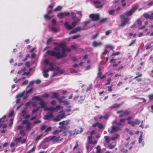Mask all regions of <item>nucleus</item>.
<instances>
[{
  "label": "nucleus",
  "mask_w": 153,
  "mask_h": 153,
  "mask_svg": "<svg viewBox=\"0 0 153 153\" xmlns=\"http://www.w3.org/2000/svg\"><path fill=\"white\" fill-rule=\"evenodd\" d=\"M35 149L36 147L35 146L33 147L31 149L28 151L27 152V153H30L31 152H33L35 150Z\"/></svg>",
  "instance_id": "8fccbe9b"
},
{
  "label": "nucleus",
  "mask_w": 153,
  "mask_h": 153,
  "mask_svg": "<svg viewBox=\"0 0 153 153\" xmlns=\"http://www.w3.org/2000/svg\"><path fill=\"white\" fill-rule=\"evenodd\" d=\"M120 129V127L112 126L111 127L108 128V131L109 133H112L113 132L117 131Z\"/></svg>",
  "instance_id": "423d86ee"
},
{
  "label": "nucleus",
  "mask_w": 153,
  "mask_h": 153,
  "mask_svg": "<svg viewBox=\"0 0 153 153\" xmlns=\"http://www.w3.org/2000/svg\"><path fill=\"white\" fill-rule=\"evenodd\" d=\"M79 146V145L78 144V142L77 140L76 141V144L74 147L73 149L74 150L76 149H77Z\"/></svg>",
  "instance_id": "a18cd8bd"
},
{
  "label": "nucleus",
  "mask_w": 153,
  "mask_h": 153,
  "mask_svg": "<svg viewBox=\"0 0 153 153\" xmlns=\"http://www.w3.org/2000/svg\"><path fill=\"white\" fill-rule=\"evenodd\" d=\"M43 136L42 134H40L35 139V141L36 142H37L39 140L42 139Z\"/></svg>",
  "instance_id": "c756f323"
},
{
  "label": "nucleus",
  "mask_w": 153,
  "mask_h": 153,
  "mask_svg": "<svg viewBox=\"0 0 153 153\" xmlns=\"http://www.w3.org/2000/svg\"><path fill=\"white\" fill-rule=\"evenodd\" d=\"M92 46L94 47H96L98 46H100L102 45V43L100 42H97L96 41H94L92 43Z\"/></svg>",
  "instance_id": "2eb2a0df"
},
{
  "label": "nucleus",
  "mask_w": 153,
  "mask_h": 153,
  "mask_svg": "<svg viewBox=\"0 0 153 153\" xmlns=\"http://www.w3.org/2000/svg\"><path fill=\"white\" fill-rule=\"evenodd\" d=\"M77 25V23L76 22H74L72 23V25H69L68 22H66L64 23V25L65 27L69 30L72 29L74 27Z\"/></svg>",
  "instance_id": "0eeeda50"
},
{
  "label": "nucleus",
  "mask_w": 153,
  "mask_h": 153,
  "mask_svg": "<svg viewBox=\"0 0 153 153\" xmlns=\"http://www.w3.org/2000/svg\"><path fill=\"white\" fill-rule=\"evenodd\" d=\"M52 130V128L51 126H49L47 127L45 130V133L51 131Z\"/></svg>",
  "instance_id": "58836bf2"
},
{
  "label": "nucleus",
  "mask_w": 153,
  "mask_h": 153,
  "mask_svg": "<svg viewBox=\"0 0 153 153\" xmlns=\"http://www.w3.org/2000/svg\"><path fill=\"white\" fill-rule=\"evenodd\" d=\"M104 138L105 139V141H106V142L107 143H108L110 141V139L108 136H105L104 137Z\"/></svg>",
  "instance_id": "c9c22d12"
},
{
  "label": "nucleus",
  "mask_w": 153,
  "mask_h": 153,
  "mask_svg": "<svg viewBox=\"0 0 153 153\" xmlns=\"http://www.w3.org/2000/svg\"><path fill=\"white\" fill-rule=\"evenodd\" d=\"M35 83V81H31L30 82L29 84L27 86V88H28L32 85Z\"/></svg>",
  "instance_id": "ea45409f"
},
{
  "label": "nucleus",
  "mask_w": 153,
  "mask_h": 153,
  "mask_svg": "<svg viewBox=\"0 0 153 153\" xmlns=\"http://www.w3.org/2000/svg\"><path fill=\"white\" fill-rule=\"evenodd\" d=\"M80 36L79 35H74L72 36L71 38L72 39H75L79 37Z\"/></svg>",
  "instance_id": "4d7b16f0"
},
{
  "label": "nucleus",
  "mask_w": 153,
  "mask_h": 153,
  "mask_svg": "<svg viewBox=\"0 0 153 153\" xmlns=\"http://www.w3.org/2000/svg\"><path fill=\"white\" fill-rule=\"evenodd\" d=\"M20 134L23 136H24L25 135V131L23 130H21L20 132Z\"/></svg>",
  "instance_id": "6e6d98bb"
},
{
  "label": "nucleus",
  "mask_w": 153,
  "mask_h": 153,
  "mask_svg": "<svg viewBox=\"0 0 153 153\" xmlns=\"http://www.w3.org/2000/svg\"><path fill=\"white\" fill-rule=\"evenodd\" d=\"M65 117V113L60 114L57 115L56 117H53L52 120L54 122H58L60 121L61 119L64 118Z\"/></svg>",
  "instance_id": "39448f33"
},
{
  "label": "nucleus",
  "mask_w": 153,
  "mask_h": 153,
  "mask_svg": "<svg viewBox=\"0 0 153 153\" xmlns=\"http://www.w3.org/2000/svg\"><path fill=\"white\" fill-rule=\"evenodd\" d=\"M7 127V125L6 124H0V128H5Z\"/></svg>",
  "instance_id": "e2e57ef3"
},
{
  "label": "nucleus",
  "mask_w": 153,
  "mask_h": 153,
  "mask_svg": "<svg viewBox=\"0 0 153 153\" xmlns=\"http://www.w3.org/2000/svg\"><path fill=\"white\" fill-rule=\"evenodd\" d=\"M56 110L55 108H54L53 107H46L44 109V110L45 111H49L52 112H53L54 110Z\"/></svg>",
  "instance_id": "dca6fc26"
},
{
  "label": "nucleus",
  "mask_w": 153,
  "mask_h": 153,
  "mask_svg": "<svg viewBox=\"0 0 153 153\" xmlns=\"http://www.w3.org/2000/svg\"><path fill=\"white\" fill-rule=\"evenodd\" d=\"M46 127V126L45 125H42L40 128V130L41 131H43L44 130H45Z\"/></svg>",
  "instance_id": "0e129e2a"
},
{
  "label": "nucleus",
  "mask_w": 153,
  "mask_h": 153,
  "mask_svg": "<svg viewBox=\"0 0 153 153\" xmlns=\"http://www.w3.org/2000/svg\"><path fill=\"white\" fill-rule=\"evenodd\" d=\"M62 9V7L61 6H59L56 8L54 10L55 12L59 11Z\"/></svg>",
  "instance_id": "72a5a7b5"
},
{
  "label": "nucleus",
  "mask_w": 153,
  "mask_h": 153,
  "mask_svg": "<svg viewBox=\"0 0 153 153\" xmlns=\"http://www.w3.org/2000/svg\"><path fill=\"white\" fill-rule=\"evenodd\" d=\"M53 95L52 97V98H58L59 94L56 92H54L52 93Z\"/></svg>",
  "instance_id": "412c9836"
},
{
  "label": "nucleus",
  "mask_w": 153,
  "mask_h": 153,
  "mask_svg": "<svg viewBox=\"0 0 153 153\" xmlns=\"http://www.w3.org/2000/svg\"><path fill=\"white\" fill-rule=\"evenodd\" d=\"M142 140H143V137H142V134H141L140 135L139 138L138 143H141L142 142Z\"/></svg>",
  "instance_id": "3c124183"
},
{
  "label": "nucleus",
  "mask_w": 153,
  "mask_h": 153,
  "mask_svg": "<svg viewBox=\"0 0 153 153\" xmlns=\"http://www.w3.org/2000/svg\"><path fill=\"white\" fill-rule=\"evenodd\" d=\"M120 121L119 122H118L117 123V125L118 126H121L122 125V124L125 121H126V119H122L120 120Z\"/></svg>",
  "instance_id": "a878e982"
},
{
  "label": "nucleus",
  "mask_w": 153,
  "mask_h": 153,
  "mask_svg": "<svg viewBox=\"0 0 153 153\" xmlns=\"http://www.w3.org/2000/svg\"><path fill=\"white\" fill-rule=\"evenodd\" d=\"M89 17L93 21H97L100 19V15L98 13L96 14H91L90 15Z\"/></svg>",
  "instance_id": "20e7f679"
},
{
  "label": "nucleus",
  "mask_w": 153,
  "mask_h": 153,
  "mask_svg": "<svg viewBox=\"0 0 153 153\" xmlns=\"http://www.w3.org/2000/svg\"><path fill=\"white\" fill-rule=\"evenodd\" d=\"M62 53H60L59 51L56 52L49 50L47 51L46 53L47 54L49 55L55 57L57 59H59L66 56V47L62 48Z\"/></svg>",
  "instance_id": "f257e3e1"
},
{
  "label": "nucleus",
  "mask_w": 153,
  "mask_h": 153,
  "mask_svg": "<svg viewBox=\"0 0 153 153\" xmlns=\"http://www.w3.org/2000/svg\"><path fill=\"white\" fill-rule=\"evenodd\" d=\"M121 152H123V153H127L128 150L127 149H125L124 148H123L120 150Z\"/></svg>",
  "instance_id": "5fc2aeb1"
},
{
  "label": "nucleus",
  "mask_w": 153,
  "mask_h": 153,
  "mask_svg": "<svg viewBox=\"0 0 153 153\" xmlns=\"http://www.w3.org/2000/svg\"><path fill=\"white\" fill-rule=\"evenodd\" d=\"M120 135L117 134H116L114 135L113 137L111 138V140H116L119 137Z\"/></svg>",
  "instance_id": "4be33fe9"
},
{
  "label": "nucleus",
  "mask_w": 153,
  "mask_h": 153,
  "mask_svg": "<svg viewBox=\"0 0 153 153\" xmlns=\"http://www.w3.org/2000/svg\"><path fill=\"white\" fill-rule=\"evenodd\" d=\"M121 105V103H115L112 106L110 107V108L111 109H112L114 108H119Z\"/></svg>",
  "instance_id": "f3484780"
},
{
  "label": "nucleus",
  "mask_w": 153,
  "mask_h": 153,
  "mask_svg": "<svg viewBox=\"0 0 153 153\" xmlns=\"http://www.w3.org/2000/svg\"><path fill=\"white\" fill-rule=\"evenodd\" d=\"M62 103H63V105H67L69 104V103L68 101H62Z\"/></svg>",
  "instance_id": "69168bd1"
},
{
  "label": "nucleus",
  "mask_w": 153,
  "mask_h": 153,
  "mask_svg": "<svg viewBox=\"0 0 153 153\" xmlns=\"http://www.w3.org/2000/svg\"><path fill=\"white\" fill-rule=\"evenodd\" d=\"M99 35V33L98 32L96 34L93 36L92 38V39H95Z\"/></svg>",
  "instance_id": "864d4df0"
},
{
  "label": "nucleus",
  "mask_w": 153,
  "mask_h": 153,
  "mask_svg": "<svg viewBox=\"0 0 153 153\" xmlns=\"http://www.w3.org/2000/svg\"><path fill=\"white\" fill-rule=\"evenodd\" d=\"M44 17L45 19L47 20H49L51 18V17L48 16V14H45L44 15Z\"/></svg>",
  "instance_id": "4c0bfd02"
},
{
  "label": "nucleus",
  "mask_w": 153,
  "mask_h": 153,
  "mask_svg": "<svg viewBox=\"0 0 153 153\" xmlns=\"http://www.w3.org/2000/svg\"><path fill=\"white\" fill-rule=\"evenodd\" d=\"M48 114L45 115L43 117V118L45 120H48L51 119H53L54 116L51 113H48Z\"/></svg>",
  "instance_id": "9d476101"
},
{
  "label": "nucleus",
  "mask_w": 153,
  "mask_h": 153,
  "mask_svg": "<svg viewBox=\"0 0 153 153\" xmlns=\"http://www.w3.org/2000/svg\"><path fill=\"white\" fill-rule=\"evenodd\" d=\"M51 29L52 31H53L54 32H56L57 31V29L54 27H52L51 28Z\"/></svg>",
  "instance_id": "680f3d73"
},
{
  "label": "nucleus",
  "mask_w": 153,
  "mask_h": 153,
  "mask_svg": "<svg viewBox=\"0 0 153 153\" xmlns=\"http://www.w3.org/2000/svg\"><path fill=\"white\" fill-rule=\"evenodd\" d=\"M136 9L135 8H133L131 9L129 11H126L125 13L127 16H130L132 15Z\"/></svg>",
  "instance_id": "f8f14e48"
},
{
  "label": "nucleus",
  "mask_w": 153,
  "mask_h": 153,
  "mask_svg": "<svg viewBox=\"0 0 153 153\" xmlns=\"http://www.w3.org/2000/svg\"><path fill=\"white\" fill-rule=\"evenodd\" d=\"M120 18L124 20H129L130 19L128 16L124 13L120 15Z\"/></svg>",
  "instance_id": "ddd939ff"
},
{
  "label": "nucleus",
  "mask_w": 153,
  "mask_h": 153,
  "mask_svg": "<svg viewBox=\"0 0 153 153\" xmlns=\"http://www.w3.org/2000/svg\"><path fill=\"white\" fill-rule=\"evenodd\" d=\"M129 20H124L122 22L120 25V26H125Z\"/></svg>",
  "instance_id": "393cba45"
},
{
  "label": "nucleus",
  "mask_w": 153,
  "mask_h": 153,
  "mask_svg": "<svg viewBox=\"0 0 153 153\" xmlns=\"http://www.w3.org/2000/svg\"><path fill=\"white\" fill-rule=\"evenodd\" d=\"M31 124L30 123V122L28 124H26V126H25V127L26 128V131H28L29 130L31 129V128H32L31 127Z\"/></svg>",
  "instance_id": "b1692460"
},
{
  "label": "nucleus",
  "mask_w": 153,
  "mask_h": 153,
  "mask_svg": "<svg viewBox=\"0 0 153 153\" xmlns=\"http://www.w3.org/2000/svg\"><path fill=\"white\" fill-rule=\"evenodd\" d=\"M106 48H110V50H111L114 48V47L110 45H107L105 46Z\"/></svg>",
  "instance_id": "052dcab7"
},
{
  "label": "nucleus",
  "mask_w": 153,
  "mask_h": 153,
  "mask_svg": "<svg viewBox=\"0 0 153 153\" xmlns=\"http://www.w3.org/2000/svg\"><path fill=\"white\" fill-rule=\"evenodd\" d=\"M49 71L47 69L43 71V76L45 78L48 77L49 76L48 74V72Z\"/></svg>",
  "instance_id": "a211bd4d"
},
{
  "label": "nucleus",
  "mask_w": 153,
  "mask_h": 153,
  "mask_svg": "<svg viewBox=\"0 0 153 153\" xmlns=\"http://www.w3.org/2000/svg\"><path fill=\"white\" fill-rule=\"evenodd\" d=\"M120 53L119 52H117L115 53H113L112 55H111V56H117L120 55Z\"/></svg>",
  "instance_id": "13d9d810"
},
{
  "label": "nucleus",
  "mask_w": 153,
  "mask_h": 153,
  "mask_svg": "<svg viewBox=\"0 0 153 153\" xmlns=\"http://www.w3.org/2000/svg\"><path fill=\"white\" fill-rule=\"evenodd\" d=\"M143 16L146 19L149 18L150 19V15H149L148 13H144Z\"/></svg>",
  "instance_id": "37998d69"
},
{
  "label": "nucleus",
  "mask_w": 153,
  "mask_h": 153,
  "mask_svg": "<svg viewBox=\"0 0 153 153\" xmlns=\"http://www.w3.org/2000/svg\"><path fill=\"white\" fill-rule=\"evenodd\" d=\"M70 14V13L69 12H61L59 13L57 15V16L60 19H62L63 17L65 16H68Z\"/></svg>",
  "instance_id": "9b49d317"
},
{
  "label": "nucleus",
  "mask_w": 153,
  "mask_h": 153,
  "mask_svg": "<svg viewBox=\"0 0 153 153\" xmlns=\"http://www.w3.org/2000/svg\"><path fill=\"white\" fill-rule=\"evenodd\" d=\"M69 123L68 120L60 122L59 123L60 126H59V128L62 130H65L69 127L68 126Z\"/></svg>",
  "instance_id": "f03ea898"
},
{
  "label": "nucleus",
  "mask_w": 153,
  "mask_h": 153,
  "mask_svg": "<svg viewBox=\"0 0 153 153\" xmlns=\"http://www.w3.org/2000/svg\"><path fill=\"white\" fill-rule=\"evenodd\" d=\"M56 110H59L62 109L63 108V107L62 106H61L60 105H57L56 108Z\"/></svg>",
  "instance_id": "49530a36"
},
{
  "label": "nucleus",
  "mask_w": 153,
  "mask_h": 153,
  "mask_svg": "<svg viewBox=\"0 0 153 153\" xmlns=\"http://www.w3.org/2000/svg\"><path fill=\"white\" fill-rule=\"evenodd\" d=\"M96 149L97 150L96 153H100L101 150L100 147V146H97L96 147Z\"/></svg>",
  "instance_id": "f704fd0d"
},
{
  "label": "nucleus",
  "mask_w": 153,
  "mask_h": 153,
  "mask_svg": "<svg viewBox=\"0 0 153 153\" xmlns=\"http://www.w3.org/2000/svg\"><path fill=\"white\" fill-rule=\"evenodd\" d=\"M33 91V89L32 88H30V89L28 90V91H25V95H27L28 94H30Z\"/></svg>",
  "instance_id": "a19ab883"
},
{
  "label": "nucleus",
  "mask_w": 153,
  "mask_h": 153,
  "mask_svg": "<svg viewBox=\"0 0 153 153\" xmlns=\"http://www.w3.org/2000/svg\"><path fill=\"white\" fill-rule=\"evenodd\" d=\"M115 146V145H112L111 144H110L108 146V148L110 149H113Z\"/></svg>",
  "instance_id": "774afa93"
},
{
  "label": "nucleus",
  "mask_w": 153,
  "mask_h": 153,
  "mask_svg": "<svg viewBox=\"0 0 153 153\" xmlns=\"http://www.w3.org/2000/svg\"><path fill=\"white\" fill-rule=\"evenodd\" d=\"M33 100H36L40 102L41 101H42L43 99L42 98H40L39 96H35L33 97Z\"/></svg>",
  "instance_id": "5701e85b"
},
{
  "label": "nucleus",
  "mask_w": 153,
  "mask_h": 153,
  "mask_svg": "<svg viewBox=\"0 0 153 153\" xmlns=\"http://www.w3.org/2000/svg\"><path fill=\"white\" fill-rule=\"evenodd\" d=\"M107 19V18H104L100 20L99 22L100 23H103L105 22L106 21Z\"/></svg>",
  "instance_id": "79ce46f5"
},
{
  "label": "nucleus",
  "mask_w": 153,
  "mask_h": 153,
  "mask_svg": "<svg viewBox=\"0 0 153 153\" xmlns=\"http://www.w3.org/2000/svg\"><path fill=\"white\" fill-rule=\"evenodd\" d=\"M22 139V138L21 137H20L19 138H15L14 140V142H16V144L17 145L18 143V142H20L21 140Z\"/></svg>",
  "instance_id": "473e14b6"
},
{
  "label": "nucleus",
  "mask_w": 153,
  "mask_h": 153,
  "mask_svg": "<svg viewBox=\"0 0 153 153\" xmlns=\"http://www.w3.org/2000/svg\"><path fill=\"white\" fill-rule=\"evenodd\" d=\"M39 108V107H38L37 108L35 109H33L31 111L32 113H35L37 111Z\"/></svg>",
  "instance_id": "338daca9"
},
{
  "label": "nucleus",
  "mask_w": 153,
  "mask_h": 153,
  "mask_svg": "<svg viewBox=\"0 0 153 153\" xmlns=\"http://www.w3.org/2000/svg\"><path fill=\"white\" fill-rule=\"evenodd\" d=\"M49 65L50 68L47 69L49 71H53L55 70V68H54V64L53 62H51L49 63Z\"/></svg>",
  "instance_id": "4468645a"
},
{
  "label": "nucleus",
  "mask_w": 153,
  "mask_h": 153,
  "mask_svg": "<svg viewBox=\"0 0 153 153\" xmlns=\"http://www.w3.org/2000/svg\"><path fill=\"white\" fill-rule=\"evenodd\" d=\"M51 136L52 141L54 143L60 141L63 139L62 138H61L59 136H56L53 135Z\"/></svg>",
  "instance_id": "6e6552de"
},
{
  "label": "nucleus",
  "mask_w": 153,
  "mask_h": 153,
  "mask_svg": "<svg viewBox=\"0 0 153 153\" xmlns=\"http://www.w3.org/2000/svg\"><path fill=\"white\" fill-rule=\"evenodd\" d=\"M39 104L40 105L41 107L42 108H45L47 105L46 103L43 100L40 102Z\"/></svg>",
  "instance_id": "6ab92c4d"
},
{
  "label": "nucleus",
  "mask_w": 153,
  "mask_h": 153,
  "mask_svg": "<svg viewBox=\"0 0 153 153\" xmlns=\"http://www.w3.org/2000/svg\"><path fill=\"white\" fill-rule=\"evenodd\" d=\"M97 126L100 130L104 128L103 125L102 124L99 123L98 125Z\"/></svg>",
  "instance_id": "c03bdc74"
},
{
  "label": "nucleus",
  "mask_w": 153,
  "mask_h": 153,
  "mask_svg": "<svg viewBox=\"0 0 153 153\" xmlns=\"http://www.w3.org/2000/svg\"><path fill=\"white\" fill-rule=\"evenodd\" d=\"M27 112L26 110L25 109L23 110L22 111V116L24 117L25 116V114H26Z\"/></svg>",
  "instance_id": "bf43d9fd"
},
{
  "label": "nucleus",
  "mask_w": 153,
  "mask_h": 153,
  "mask_svg": "<svg viewBox=\"0 0 153 153\" xmlns=\"http://www.w3.org/2000/svg\"><path fill=\"white\" fill-rule=\"evenodd\" d=\"M25 93V91H24L22 93H19V94H18L17 96L16 97L17 99L21 98L24 95V94Z\"/></svg>",
  "instance_id": "bb28decb"
},
{
  "label": "nucleus",
  "mask_w": 153,
  "mask_h": 153,
  "mask_svg": "<svg viewBox=\"0 0 153 153\" xmlns=\"http://www.w3.org/2000/svg\"><path fill=\"white\" fill-rule=\"evenodd\" d=\"M62 130H55L52 132V134H59V133L61 132H62Z\"/></svg>",
  "instance_id": "2f4dec72"
},
{
  "label": "nucleus",
  "mask_w": 153,
  "mask_h": 153,
  "mask_svg": "<svg viewBox=\"0 0 153 153\" xmlns=\"http://www.w3.org/2000/svg\"><path fill=\"white\" fill-rule=\"evenodd\" d=\"M80 99L78 100V102L80 104H82L84 101V98L82 96H81L79 97Z\"/></svg>",
  "instance_id": "cd10ccee"
},
{
  "label": "nucleus",
  "mask_w": 153,
  "mask_h": 153,
  "mask_svg": "<svg viewBox=\"0 0 153 153\" xmlns=\"http://www.w3.org/2000/svg\"><path fill=\"white\" fill-rule=\"evenodd\" d=\"M133 97L135 98V99H140L141 100L143 101V102H146V100L144 98H140L139 97H136V96L134 95L133 96Z\"/></svg>",
  "instance_id": "09e8293b"
},
{
  "label": "nucleus",
  "mask_w": 153,
  "mask_h": 153,
  "mask_svg": "<svg viewBox=\"0 0 153 153\" xmlns=\"http://www.w3.org/2000/svg\"><path fill=\"white\" fill-rule=\"evenodd\" d=\"M98 72L97 73V77L101 79H102L106 77L105 75L101 76L102 73L101 72V69L100 67L98 68Z\"/></svg>",
  "instance_id": "1a4fd4ad"
},
{
  "label": "nucleus",
  "mask_w": 153,
  "mask_h": 153,
  "mask_svg": "<svg viewBox=\"0 0 153 153\" xmlns=\"http://www.w3.org/2000/svg\"><path fill=\"white\" fill-rule=\"evenodd\" d=\"M130 112V111L128 110H120L117 112V114H120L119 115V118H121L124 116H127L128 115Z\"/></svg>",
  "instance_id": "7ed1b4c3"
},
{
  "label": "nucleus",
  "mask_w": 153,
  "mask_h": 153,
  "mask_svg": "<svg viewBox=\"0 0 153 153\" xmlns=\"http://www.w3.org/2000/svg\"><path fill=\"white\" fill-rule=\"evenodd\" d=\"M142 76V74H139L138 76H137L135 77L134 79H136V80L138 82H140L142 81V79L141 78L139 77H141Z\"/></svg>",
  "instance_id": "aec40b11"
},
{
  "label": "nucleus",
  "mask_w": 153,
  "mask_h": 153,
  "mask_svg": "<svg viewBox=\"0 0 153 153\" xmlns=\"http://www.w3.org/2000/svg\"><path fill=\"white\" fill-rule=\"evenodd\" d=\"M128 123L129 124L133 126H134L135 125V123L133 121H128Z\"/></svg>",
  "instance_id": "de8ad7c7"
},
{
  "label": "nucleus",
  "mask_w": 153,
  "mask_h": 153,
  "mask_svg": "<svg viewBox=\"0 0 153 153\" xmlns=\"http://www.w3.org/2000/svg\"><path fill=\"white\" fill-rule=\"evenodd\" d=\"M65 97V96H62L58 98L57 99V100L59 101V103H62V101H62V100L63 99H64Z\"/></svg>",
  "instance_id": "c85d7f7f"
},
{
  "label": "nucleus",
  "mask_w": 153,
  "mask_h": 153,
  "mask_svg": "<svg viewBox=\"0 0 153 153\" xmlns=\"http://www.w3.org/2000/svg\"><path fill=\"white\" fill-rule=\"evenodd\" d=\"M142 22L140 19H138L137 20V23L138 26H140L142 25Z\"/></svg>",
  "instance_id": "e433bc0d"
},
{
  "label": "nucleus",
  "mask_w": 153,
  "mask_h": 153,
  "mask_svg": "<svg viewBox=\"0 0 153 153\" xmlns=\"http://www.w3.org/2000/svg\"><path fill=\"white\" fill-rule=\"evenodd\" d=\"M51 138V136H50L49 137H47L46 138H45L44 140V142H48L51 141H52Z\"/></svg>",
  "instance_id": "7c9ffc66"
},
{
  "label": "nucleus",
  "mask_w": 153,
  "mask_h": 153,
  "mask_svg": "<svg viewBox=\"0 0 153 153\" xmlns=\"http://www.w3.org/2000/svg\"><path fill=\"white\" fill-rule=\"evenodd\" d=\"M58 46L59 47L62 48H64L66 47L65 45L63 43H59Z\"/></svg>",
  "instance_id": "603ef678"
}]
</instances>
